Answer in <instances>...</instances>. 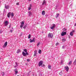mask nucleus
<instances>
[{
  "label": "nucleus",
  "mask_w": 76,
  "mask_h": 76,
  "mask_svg": "<svg viewBox=\"0 0 76 76\" xmlns=\"http://www.w3.org/2000/svg\"><path fill=\"white\" fill-rule=\"evenodd\" d=\"M65 68L66 70V72H68V71H69V67L66 66L65 67Z\"/></svg>",
  "instance_id": "obj_10"
},
{
  "label": "nucleus",
  "mask_w": 76,
  "mask_h": 76,
  "mask_svg": "<svg viewBox=\"0 0 76 76\" xmlns=\"http://www.w3.org/2000/svg\"><path fill=\"white\" fill-rule=\"evenodd\" d=\"M22 54L23 56H24V57L26 56V53L23 51L22 52Z\"/></svg>",
  "instance_id": "obj_17"
},
{
  "label": "nucleus",
  "mask_w": 76,
  "mask_h": 76,
  "mask_svg": "<svg viewBox=\"0 0 76 76\" xmlns=\"http://www.w3.org/2000/svg\"><path fill=\"white\" fill-rule=\"evenodd\" d=\"M26 55H29V53H28L27 52H26Z\"/></svg>",
  "instance_id": "obj_34"
},
{
  "label": "nucleus",
  "mask_w": 76,
  "mask_h": 76,
  "mask_svg": "<svg viewBox=\"0 0 76 76\" xmlns=\"http://www.w3.org/2000/svg\"><path fill=\"white\" fill-rule=\"evenodd\" d=\"M0 60H1V58H0Z\"/></svg>",
  "instance_id": "obj_53"
},
{
  "label": "nucleus",
  "mask_w": 76,
  "mask_h": 76,
  "mask_svg": "<svg viewBox=\"0 0 76 76\" xmlns=\"http://www.w3.org/2000/svg\"><path fill=\"white\" fill-rule=\"evenodd\" d=\"M36 54H37V51L36 50H35L34 51V56H36Z\"/></svg>",
  "instance_id": "obj_14"
},
{
  "label": "nucleus",
  "mask_w": 76,
  "mask_h": 76,
  "mask_svg": "<svg viewBox=\"0 0 76 76\" xmlns=\"http://www.w3.org/2000/svg\"><path fill=\"white\" fill-rule=\"evenodd\" d=\"M31 7H32V5L31 4L30 5L29 7L28 8V10H31Z\"/></svg>",
  "instance_id": "obj_18"
},
{
  "label": "nucleus",
  "mask_w": 76,
  "mask_h": 76,
  "mask_svg": "<svg viewBox=\"0 0 76 76\" xmlns=\"http://www.w3.org/2000/svg\"><path fill=\"white\" fill-rule=\"evenodd\" d=\"M16 5H19V3H17L16 4Z\"/></svg>",
  "instance_id": "obj_38"
},
{
  "label": "nucleus",
  "mask_w": 76,
  "mask_h": 76,
  "mask_svg": "<svg viewBox=\"0 0 76 76\" xmlns=\"http://www.w3.org/2000/svg\"><path fill=\"white\" fill-rule=\"evenodd\" d=\"M7 45V42H6L4 44V45H3V47L4 48L5 47H6V46Z\"/></svg>",
  "instance_id": "obj_8"
},
{
  "label": "nucleus",
  "mask_w": 76,
  "mask_h": 76,
  "mask_svg": "<svg viewBox=\"0 0 76 76\" xmlns=\"http://www.w3.org/2000/svg\"><path fill=\"white\" fill-rule=\"evenodd\" d=\"M1 3V1H0V4Z\"/></svg>",
  "instance_id": "obj_51"
},
{
  "label": "nucleus",
  "mask_w": 76,
  "mask_h": 76,
  "mask_svg": "<svg viewBox=\"0 0 76 76\" xmlns=\"http://www.w3.org/2000/svg\"><path fill=\"white\" fill-rule=\"evenodd\" d=\"M28 16H31L32 15V13L31 12L29 11L28 12Z\"/></svg>",
  "instance_id": "obj_15"
},
{
  "label": "nucleus",
  "mask_w": 76,
  "mask_h": 76,
  "mask_svg": "<svg viewBox=\"0 0 76 76\" xmlns=\"http://www.w3.org/2000/svg\"><path fill=\"white\" fill-rule=\"evenodd\" d=\"M21 25L20 26V28H22L23 26V25H24V22L23 21H22L21 23Z\"/></svg>",
  "instance_id": "obj_3"
},
{
  "label": "nucleus",
  "mask_w": 76,
  "mask_h": 76,
  "mask_svg": "<svg viewBox=\"0 0 76 76\" xmlns=\"http://www.w3.org/2000/svg\"><path fill=\"white\" fill-rule=\"evenodd\" d=\"M61 63H63V61H61Z\"/></svg>",
  "instance_id": "obj_45"
},
{
  "label": "nucleus",
  "mask_w": 76,
  "mask_h": 76,
  "mask_svg": "<svg viewBox=\"0 0 76 76\" xmlns=\"http://www.w3.org/2000/svg\"><path fill=\"white\" fill-rule=\"evenodd\" d=\"M53 37V34L52 33H49L48 34V37L49 38H52Z\"/></svg>",
  "instance_id": "obj_1"
},
{
  "label": "nucleus",
  "mask_w": 76,
  "mask_h": 76,
  "mask_svg": "<svg viewBox=\"0 0 76 76\" xmlns=\"http://www.w3.org/2000/svg\"><path fill=\"white\" fill-rule=\"evenodd\" d=\"M59 74L60 75H61V76L62 75V71H61V72L59 73Z\"/></svg>",
  "instance_id": "obj_30"
},
{
  "label": "nucleus",
  "mask_w": 76,
  "mask_h": 76,
  "mask_svg": "<svg viewBox=\"0 0 76 76\" xmlns=\"http://www.w3.org/2000/svg\"><path fill=\"white\" fill-rule=\"evenodd\" d=\"M11 27V26L10 25L9 26V28H10Z\"/></svg>",
  "instance_id": "obj_42"
},
{
  "label": "nucleus",
  "mask_w": 76,
  "mask_h": 76,
  "mask_svg": "<svg viewBox=\"0 0 76 76\" xmlns=\"http://www.w3.org/2000/svg\"><path fill=\"white\" fill-rule=\"evenodd\" d=\"M4 25L5 26H7L8 25V21H5L4 22Z\"/></svg>",
  "instance_id": "obj_11"
},
{
  "label": "nucleus",
  "mask_w": 76,
  "mask_h": 76,
  "mask_svg": "<svg viewBox=\"0 0 76 76\" xmlns=\"http://www.w3.org/2000/svg\"><path fill=\"white\" fill-rule=\"evenodd\" d=\"M45 11H42V15H45Z\"/></svg>",
  "instance_id": "obj_19"
},
{
  "label": "nucleus",
  "mask_w": 76,
  "mask_h": 76,
  "mask_svg": "<svg viewBox=\"0 0 76 76\" xmlns=\"http://www.w3.org/2000/svg\"><path fill=\"white\" fill-rule=\"evenodd\" d=\"M4 12H5V10H4Z\"/></svg>",
  "instance_id": "obj_47"
},
{
  "label": "nucleus",
  "mask_w": 76,
  "mask_h": 76,
  "mask_svg": "<svg viewBox=\"0 0 76 76\" xmlns=\"http://www.w3.org/2000/svg\"><path fill=\"white\" fill-rule=\"evenodd\" d=\"M26 25L25 26L23 27V29H25V28H26Z\"/></svg>",
  "instance_id": "obj_36"
},
{
  "label": "nucleus",
  "mask_w": 76,
  "mask_h": 76,
  "mask_svg": "<svg viewBox=\"0 0 76 76\" xmlns=\"http://www.w3.org/2000/svg\"><path fill=\"white\" fill-rule=\"evenodd\" d=\"M20 49H18L17 50V54H18V53H20Z\"/></svg>",
  "instance_id": "obj_20"
},
{
  "label": "nucleus",
  "mask_w": 76,
  "mask_h": 76,
  "mask_svg": "<svg viewBox=\"0 0 76 76\" xmlns=\"http://www.w3.org/2000/svg\"><path fill=\"white\" fill-rule=\"evenodd\" d=\"M10 14H11V12H10L8 13L7 15V16L8 18H9L10 16Z\"/></svg>",
  "instance_id": "obj_16"
},
{
  "label": "nucleus",
  "mask_w": 76,
  "mask_h": 76,
  "mask_svg": "<svg viewBox=\"0 0 76 76\" xmlns=\"http://www.w3.org/2000/svg\"><path fill=\"white\" fill-rule=\"evenodd\" d=\"M75 30L72 31H71L70 34V35L71 36H73V33H74V32H75Z\"/></svg>",
  "instance_id": "obj_6"
},
{
  "label": "nucleus",
  "mask_w": 76,
  "mask_h": 76,
  "mask_svg": "<svg viewBox=\"0 0 76 76\" xmlns=\"http://www.w3.org/2000/svg\"><path fill=\"white\" fill-rule=\"evenodd\" d=\"M66 34H67V32H62L61 34V36H64V35H66Z\"/></svg>",
  "instance_id": "obj_5"
},
{
  "label": "nucleus",
  "mask_w": 76,
  "mask_h": 76,
  "mask_svg": "<svg viewBox=\"0 0 76 76\" xmlns=\"http://www.w3.org/2000/svg\"><path fill=\"white\" fill-rule=\"evenodd\" d=\"M14 72H15V75H17L18 73V69H16L14 70Z\"/></svg>",
  "instance_id": "obj_9"
},
{
  "label": "nucleus",
  "mask_w": 76,
  "mask_h": 76,
  "mask_svg": "<svg viewBox=\"0 0 76 76\" xmlns=\"http://www.w3.org/2000/svg\"><path fill=\"white\" fill-rule=\"evenodd\" d=\"M44 66V65H43V66Z\"/></svg>",
  "instance_id": "obj_52"
},
{
  "label": "nucleus",
  "mask_w": 76,
  "mask_h": 76,
  "mask_svg": "<svg viewBox=\"0 0 76 76\" xmlns=\"http://www.w3.org/2000/svg\"><path fill=\"white\" fill-rule=\"evenodd\" d=\"M38 53L39 54H41V50L40 49L39 50Z\"/></svg>",
  "instance_id": "obj_23"
},
{
  "label": "nucleus",
  "mask_w": 76,
  "mask_h": 76,
  "mask_svg": "<svg viewBox=\"0 0 76 76\" xmlns=\"http://www.w3.org/2000/svg\"><path fill=\"white\" fill-rule=\"evenodd\" d=\"M17 66H18V65H16L14 66L15 68H16V67H17Z\"/></svg>",
  "instance_id": "obj_37"
},
{
  "label": "nucleus",
  "mask_w": 76,
  "mask_h": 76,
  "mask_svg": "<svg viewBox=\"0 0 76 76\" xmlns=\"http://www.w3.org/2000/svg\"><path fill=\"white\" fill-rule=\"evenodd\" d=\"M62 41L63 42H64V41H66V39H63Z\"/></svg>",
  "instance_id": "obj_31"
},
{
  "label": "nucleus",
  "mask_w": 76,
  "mask_h": 76,
  "mask_svg": "<svg viewBox=\"0 0 76 76\" xmlns=\"http://www.w3.org/2000/svg\"><path fill=\"white\" fill-rule=\"evenodd\" d=\"M35 37H34L33 39H30V42H35Z\"/></svg>",
  "instance_id": "obj_2"
},
{
  "label": "nucleus",
  "mask_w": 76,
  "mask_h": 76,
  "mask_svg": "<svg viewBox=\"0 0 76 76\" xmlns=\"http://www.w3.org/2000/svg\"><path fill=\"white\" fill-rule=\"evenodd\" d=\"M28 1H31V0H28Z\"/></svg>",
  "instance_id": "obj_46"
},
{
  "label": "nucleus",
  "mask_w": 76,
  "mask_h": 76,
  "mask_svg": "<svg viewBox=\"0 0 76 76\" xmlns=\"http://www.w3.org/2000/svg\"><path fill=\"white\" fill-rule=\"evenodd\" d=\"M12 30H10V32H11V33H12V32H13V27L12 28Z\"/></svg>",
  "instance_id": "obj_28"
},
{
  "label": "nucleus",
  "mask_w": 76,
  "mask_h": 76,
  "mask_svg": "<svg viewBox=\"0 0 76 76\" xmlns=\"http://www.w3.org/2000/svg\"><path fill=\"white\" fill-rule=\"evenodd\" d=\"M72 63V61H70L68 63V65L69 66H70V64H71Z\"/></svg>",
  "instance_id": "obj_22"
},
{
  "label": "nucleus",
  "mask_w": 76,
  "mask_h": 76,
  "mask_svg": "<svg viewBox=\"0 0 76 76\" xmlns=\"http://www.w3.org/2000/svg\"><path fill=\"white\" fill-rule=\"evenodd\" d=\"M39 44H40V42H38L37 43V46H39Z\"/></svg>",
  "instance_id": "obj_32"
},
{
  "label": "nucleus",
  "mask_w": 76,
  "mask_h": 76,
  "mask_svg": "<svg viewBox=\"0 0 76 76\" xmlns=\"http://www.w3.org/2000/svg\"><path fill=\"white\" fill-rule=\"evenodd\" d=\"M46 4V1L45 0H44L43 1V3H42V5H45Z\"/></svg>",
  "instance_id": "obj_12"
},
{
  "label": "nucleus",
  "mask_w": 76,
  "mask_h": 76,
  "mask_svg": "<svg viewBox=\"0 0 76 76\" xmlns=\"http://www.w3.org/2000/svg\"><path fill=\"white\" fill-rule=\"evenodd\" d=\"M64 29H65V31H66V29L65 28H64Z\"/></svg>",
  "instance_id": "obj_48"
},
{
  "label": "nucleus",
  "mask_w": 76,
  "mask_h": 76,
  "mask_svg": "<svg viewBox=\"0 0 76 76\" xmlns=\"http://www.w3.org/2000/svg\"><path fill=\"white\" fill-rule=\"evenodd\" d=\"M3 32V31L1 30H0V34H1V33H2Z\"/></svg>",
  "instance_id": "obj_39"
},
{
  "label": "nucleus",
  "mask_w": 76,
  "mask_h": 76,
  "mask_svg": "<svg viewBox=\"0 0 76 76\" xmlns=\"http://www.w3.org/2000/svg\"><path fill=\"white\" fill-rule=\"evenodd\" d=\"M27 61H28V62L29 61V59H27Z\"/></svg>",
  "instance_id": "obj_41"
},
{
  "label": "nucleus",
  "mask_w": 76,
  "mask_h": 76,
  "mask_svg": "<svg viewBox=\"0 0 76 76\" xmlns=\"http://www.w3.org/2000/svg\"><path fill=\"white\" fill-rule=\"evenodd\" d=\"M64 46H62V48L64 49Z\"/></svg>",
  "instance_id": "obj_43"
},
{
  "label": "nucleus",
  "mask_w": 76,
  "mask_h": 76,
  "mask_svg": "<svg viewBox=\"0 0 76 76\" xmlns=\"http://www.w3.org/2000/svg\"><path fill=\"white\" fill-rule=\"evenodd\" d=\"M56 26V25L55 24H53L52 27H50V29H54V28H55Z\"/></svg>",
  "instance_id": "obj_7"
},
{
  "label": "nucleus",
  "mask_w": 76,
  "mask_h": 76,
  "mask_svg": "<svg viewBox=\"0 0 76 76\" xmlns=\"http://www.w3.org/2000/svg\"><path fill=\"white\" fill-rule=\"evenodd\" d=\"M10 15H11V17H13L14 16V14H13V13H11Z\"/></svg>",
  "instance_id": "obj_24"
},
{
  "label": "nucleus",
  "mask_w": 76,
  "mask_h": 76,
  "mask_svg": "<svg viewBox=\"0 0 76 76\" xmlns=\"http://www.w3.org/2000/svg\"><path fill=\"white\" fill-rule=\"evenodd\" d=\"M2 75V76H4V72H2L1 73Z\"/></svg>",
  "instance_id": "obj_29"
},
{
  "label": "nucleus",
  "mask_w": 76,
  "mask_h": 76,
  "mask_svg": "<svg viewBox=\"0 0 76 76\" xmlns=\"http://www.w3.org/2000/svg\"><path fill=\"white\" fill-rule=\"evenodd\" d=\"M74 64L76 65V59H75V61L74 62Z\"/></svg>",
  "instance_id": "obj_27"
},
{
  "label": "nucleus",
  "mask_w": 76,
  "mask_h": 76,
  "mask_svg": "<svg viewBox=\"0 0 76 76\" xmlns=\"http://www.w3.org/2000/svg\"><path fill=\"white\" fill-rule=\"evenodd\" d=\"M31 34H29L28 36V39H30V38H31Z\"/></svg>",
  "instance_id": "obj_33"
},
{
  "label": "nucleus",
  "mask_w": 76,
  "mask_h": 76,
  "mask_svg": "<svg viewBox=\"0 0 76 76\" xmlns=\"http://www.w3.org/2000/svg\"><path fill=\"white\" fill-rule=\"evenodd\" d=\"M15 64L16 65H18V64H17V62H15Z\"/></svg>",
  "instance_id": "obj_44"
},
{
  "label": "nucleus",
  "mask_w": 76,
  "mask_h": 76,
  "mask_svg": "<svg viewBox=\"0 0 76 76\" xmlns=\"http://www.w3.org/2000/svg\"><path fill=\"white\" fill-rule=\"evenodd\" d=\"M68 37L69 38H70L71 37H70V35H68Z\"/></svg>",
  "instance_id": "obj_40"
},
{
  "label": "nucleus",
  "mask_w": 76,
  "mask_h": 76,
  "mask_svg": "<svg viewBox=\"0 0 76 76\" xmlns=\"http://www.w3.org/2000/svg\"><path fill=\"white\" fill-rule=\"evenodd\" d=\"M5 8L7 9H9V5H6L5 6Z\"/></svg>",
  "instance_id": "obj_13"
},
{
  "label": "nucleus",
  "mask_w": 76,
  "mask_h": 76,
  "mask_svg": "<svg viewBox=\"0 0 76 76\" xmlns=\"http://www.w3.org/2000/svg\"><path fill=\"white\" fill-rule=\"evenodd\" d=\"M58 16H59V14L57 13L56 14V18H57L58 17Z\"/></svg>",
  "instance_id": "obj_21"
},
{
  "label": "nucleus",
  "mask_w": 76,
  "mask_h": 76,
  "mask_svg": "<svg viewBox=\"0 0 76 76\" xmlns=\"http://www.w3.org/2000/svg\"><path fill=\"white\" fill-rule=\"evenodd\" d=\"M75 26H76V23L75 24Z\"/></svg>",
  "instance_id": "obj_50"
},
{
  "label": "nucleus",
  "mask_w": 76,
  "mask_h": 76,
  "mask_svg": "<svg viewBox=\"0 0 76 76\" xmlns=\"http://www.w3.org/2000/svg\"><path fill=\"white\" fill-rule=\"evenodd\" d=\"M43 63L42 62V61H40L39 64V67H40V66H42V65Z\"/></svg>",
  "instance_id": "obj_4"
},
{
  "label": "nucleus",
  "mask_w": 76,
  "mask_h": 76,
  "mask_svg": "<svg viewBox=\"0 0 76 76\" xmlns=\"http://www.w3.org/2000/svg\"><path fill=\"white\" fill-rule=\"evenodd\" d=\"M51 66L50 65L48 66V67L49 69H51Z\"/></svg>",
  "instance_id": "obj_25"
},
{
  "label": "nucleus",
  "mask_w": 76,
  "mask_h": 76,
  "mask_svg": "<svg viewBox=\"0 0 76 76\" xmlns=\"http://www.w3.org/2000/svg\"><path fill=\"white\" fill-rule=\"evenodd\" d=\"M56 9H57L56 8Z\"/></svg>",
  "instance_id": "obj_54"
},
{
  "label": "nucleus",
  "mask_w": 76,
  "mask_h": 76,
  "mask_svg": "<svg viewBox=\"0 0 76 76\" xmlns=\"http://www.w3.org/2000/svg\"><path fill=\"white\" fill-rule=\"evenodd\" d=\"M23 51L25 52V53H27V50L26 49H23Z\"/></svg>",
  "instance_id": "obj_26"
},
{
  "label": "nucleus",
  "mask_w": 76,
  "mask_h": 76,
  "mask_svg": "<svg viewBox=\"0 0 76 76\" xmlns=\"http://www.w3.org/2000/svg\"><path fill=\"white\" fill-rule=\"evenodd\" d=\"M56 8H57V6H56Z\"/></svg>",
  "instance_id": "obj_49"
},
{
  "label": "nucleus",
  "mask_w": 76,
  "mask_h": 76,
  "mask_svg": "<svg viewBox=\"0 0 76 76\" xmlns=\"http://www.w3.org/2000/svg\"><path fill=\"white\" fill-rule=\"evenodd\" d=\"M59 43L58 42H57L56 44V45L57 46V45H58Z\"/></svg>",
  "instance_id": "obj_35"
}]
</instances>
